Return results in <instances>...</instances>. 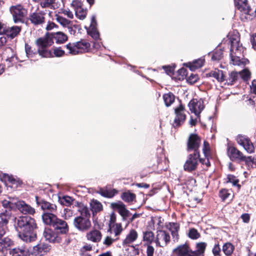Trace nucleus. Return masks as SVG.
Returning <instances> with one entry per match:
<instances>
[{"mask_svg":"<svg viewBox=\"0 0 256 256\" xmlns=\"http://www.w3.org/2000/svg\"><path fill=\"white\" fill-rule=\"evenodd\" d=\"M56 40L58 44L64 42L68 37L62 32H57L52 34H47L44 36L40 37L36 40V44L38 47V52L44 58H50L53 56V52L48 48L54 43L53 39Z\"/></svg>","mask_w":256,"mask_h":256,"instance_id":"nucleus-1","label":"nucleus"},{"mask_svg":"<svg viewBox=\"0 0 256 256\" xmlns=\"http://www.w3.org/2000/svg\"><path fill=\"white\" fill-rule=\"evenodd\" d=\"M18 227L20 229L19 237L27 242L34 241L36 234L34 232L36 228L35 220L28 216L20 217L16 222Z\"/></svg>","mask_w":256,"mask_h":256,"instance_id":"nucleus-2","label":"nucleus"},{"mask_svg":"<svg viewBox=\"0 0 256 256\" xmlns=\"http://www.w3.org/2000/svg\"><path fill=\"white\" fill-rule=\"evenodd\" d=\"M76 203L74 206L78 208V214L74 218L73 225L77 230L82 232H86L92 226L90 210L83 203L77 201Z\"/></svg>","mask_w":256,"mask_h":256,"instance_id":"nucleus-3","label":"nucleus"},{"mask_svg":"<svg viewBox=\"0 0 256 256\" xmlns=\"http://www.w3.org/2000/svg\"><path fill=\"white\" fill-rule=\"evenodd\" d=\"M2 206L7 209L18 210L24 214L34 215L36 213L35 209L24 201L19 200L17 198L8 196L2 202Z\"/></svg>","mask_w":256,"mask_h":256,"instance_id":"nucleus-4","label":"nucleus"},{"mask_svg":"<svg viewBox=\"0 0 256 256\" xmlns=\"http://www.w3.org/2000/svg\"><path fill=\"white\" fill-rule=\"evenodd\" d=\"M235 7L240 12V18L243 22L252 20L256 16V8L253 10L248 0H234Z\"/></svg>","mask_w":256,"mask_h":256,"instance_id":"nucleus-5","label":"nucleus"},{"mask_svg":"<svg viewBox=\"0 0 256 256\" xmlns=\"http://www.w3.org/2000/svg\"><path fill=\"white\" fill-rule=\"evenodd\" d=\"M230 54L231 60L234 65L240 66L242 62L240 57L236 56L238 53H241L243 50L242 44H240V38L237 36H232L230 38Z\"/></svg>","mask_w":256,"mask_h":256,"instance_id":"nucleus-6","label":"nucleus"},{"mask_svg":"<svg viewBox=\"0 0 256 256\" xmlns=\"http://www.w3.org/2000/svg\"><path fill=\"white\" fill-rule=\"evenodd\" d=\"M166 156L164 152V150L161 148L156 150V152L154 154L148 156L147 158L146 164L148 168L152 170H156L158 166L162 163L163 159Z\"/></svg>","mask_w":256,"mask_h":256,"instance_id":"nucleus-7","label":"nucleus"},{"mask_svg":"<svg viewBox=\"0 0 256 256\" xmlns=\"http://www.w3.org/2000/svg\"><path fill=\"white\" fill-rule=\"evenodd\" d=\"M201 140V138L198 134H190L186 142V151L188 152L200 154Z\"/></svg>","mask_w":256,"mask_h":256,"instance_id":"nucleus-8","label":"nucleus"},{"mask_svg":"<svg viewBox=\"0 0 256 256\" xmlns=\"http://www.w3.org/2000/svg\"><path fill=\"white\" fill-rule=\"evenodd\" d=\"M10 10L12 16L14 23L24 22V18L27 14V10L20 4L12 6Z\"/></svg>","mask_w":256,"mask_h":256,"instance_id":"nucleus-9","label":"nucleus"},{"mask_svg":"<svg viewBox=\"0 0 256 256\" xmlns=\"http://www.w3.org/2000/svg\"><path fill=\"white\" fill-rule=\"evenodd\" d=\"M185 110L184 106L182 104L180 100V105L174 108L176 116L172 123V126L174 128H176L180 127L185 122L186 118V116L184 114Z\"/></svg>","mask_w":256,"mask_h":256,"instance_id":"nucleus-10","label":"nucleus"},{"mask_svg":"<svg viewBox=\"0 0 256 256\" xmlns=\"http://www.w3.org/2000/svg\"><path fill=\"white\" fill-rule=\"evenodd\" d=\"M200 154L190 153L188 156V158L184 164V170L188 172H192L196 170L198 164Z\"/></svg>","mask_w":256,"mask_h":256,"instance_id":"nucleus-11","label":"nucleus"},{"mask_svg":"<svg viewBox=\"0 0 256 256\" xmlns=\"http://www.w3.org/2000/svg\"><path fill=\"white\" fill-rule=\"evenodd\" d=\"M196 251H192L188 242L178 246L173 251L171 256H197Z\"/></svg>","mask_w":256,"mask_h":256,"instance_id":"nucleus-12","label":"nucleus"},{"mask_svg":"<svg viewBox=\"0 0 256 256\" xmlns=\"http://www.w3.org/2000/svg\"><path fill=\"white\" fill-rule=\"evenodd\" d=\"M236 140L238 144L242 146L248 153L252 154L254 152V144L248 136L238 134L236 136Z\"/></svg>","mask_w":256,"mask_h":256,"instance_id":"nucleus-13","label":"nucleus"},{"mask_svg":"<svg viewBox=\"0 0 256 256\" xmlns=\"http://www.w3.org/2000/svg\"><path fill=\"white\" fill-rule=\"evenodd\" d=\"M170 240L169 233L165 230H158L155 239V242L157 246L164 247L166 246Z\"/></svg>","mask_w":256,"mask_h":256,"instance_id":"nucleus-14","label":"nucleus"},{"mask_svg":"<svg viewBox=\"0 0 256 256\" xmlns=\"http://www.w3.org/2000/svg\"><path fill=\"white\" fill-rule=\"evenodd\" d=\"M36 204L40 206L44 212H56L57 206L54 204L50 203L46 200L36 196Z\"/></svg>","mask_w":256,"mask_h":256,"instance_id":"nucleus-15","label":"nucleus"},{"mask_svg":"<svg viewBox=\"0 0 256 256\" xmlns=\"http://www.w3.org/2000/svg\"><path fill=\"white\" fill-rule=\"evenodd\" d=\"M190 111L194 113L198 118L200 117V114L204 110V102L196 98H192L188 104Z\"/></svg>","mask_w":256,"mask_h":256,"instance_id":"nucleus-16","label":"nucleus"},{"mask_svg":"<svg viewBox=\"0 0 256 256\" xmlns=\"http://www.w3.org/2000/svg\"><path fill=\"white\" fill-rule=\"evenodd\" d=\"M202 150L204 156V158L200 156L199 162L202 164H205L206 167L208 168L210 166V158L212 157V156L210 145L207 140H204Z\"/></svg>","mask_w":256,"mask_h":256,"instance_id":"nucleus-17","label":"nucleus"},{"mask_svg":"<svg viewBox=\"0 0 256 256\" xmlns=\"http://www.w3.org/2000/svg\"><path fill=\"white\" fill-rule=\"evenodd\" d=\"M227 154L230 160L233 162H241L244 156L242 152L234 146L228 147Z\"/></svg>","mask_w":256,"mask_h":256,"instance_id":"nucleus-18","label":"nucleus"},{"mask_svg":"<svg viewBox=\"0 0 256 256\" xmlns=\"http://www.w3.org/2000/svg\"><path fill=\"white\" fill-rule=\"evenodd\" d=\"M45 13L42 11L32 12L29 16L30 22L34 26H42L45 22Z\"/></svg>","mask_w":256,"mask_h":256,"instance_id":"nucleus-19","label":"nucleus"},{"mask_svg":"<svg viewBox=\"0 0 256 256\" xmlns=\"http://www.w3.org/2000/svg\"><path fill=\"white\" fill-rule=\"evenodd\" d=\"M43 235L46 240L50 242L58 243L60 242L61 238L59 234L50 228H46Z\"/></svg>","mask_w":256,"mask_h":256,"instance_id":"nucleus-20","label":"nucleus"},{"mask_svg":"<svg viewBox=\"0 0 256 256\" xmlns=\"http://www.w3.org/2000/svg\"><path fill=\"white\" fill-rule=\"evenodd\" d=\"M56 212H44L42 214V219L44 222L53 226L58 218L56 214Z\"/></svg>","mask_w":256,"mask_h":256,"instance_id":"nucleus-21","label":"nucleus"},{"mask_svg":"<svg viewBox=\"0 0 256 256\" xmlns=\"http://www.w3.org/2000/svg\"><path fill=\"white\" fill-rule=\"evenodd\" d=\"M206 78L212 77L220 82H224V72L222 70H220L218 68H215L206 73Z\"/></svg>","mask_w":256,"mask_h":256,"instance_id":"nucleus-22","label":"nucleus"},{"mask_svg":"<svg viewBox=\"0 0 256 256\" xmlns=\"http://www.w3.org/2000/svg\"><path fill=\"white\" fill-rule=\"evenodd\" d=\"M224 79L226 84L232 86L240 80V74L236 71H232L228 72V76H226L224 74Z\"/></svg>","mask_w":256,"mask_h":256,"instance_id":"nucleus-23","label":"nucleus"},{"mask_svg":"<svg viewBox=\"0 0 256 256\" xmlns=\"http://www.w3.org/2000/svg\"><path fill=\"white\" fill-rule=\"evenodd\" d=\"M86 237L88 240L94 242H98L100 241L102 234L98 230H92L86 234Z\"/></svg>","mask_w":256,"mask_h":256,"instance_id":"nucleus-24","label":"nucleus"},{"mask_svg":"<svg viewBox=\"0 0 256 256\" xmlns=\"http://www.w3.org/2000/svg\"><path fill=\"white\" fill-rule=\"evenodd\" d=\"M53 228L62 234H66L68 230L66 222L59 218L56 220Z\"/></svg>","mask_w":256,"mask_h":256,"instance_id":"nucleus-25","label":"nucleus"},{"mask_svg":"<svg viewBox=\"0 0 256 256\" xmlns=\"http://www.w3.org/2000/svg\"><path fill=\"white\" fill-rule=\"evenodd\" d=\"M50 249V245L46 244H40L33 248L34 252L36 254L43 256L46 254Z\"/></svg>","mask_w":256,"mask_h":256,"instance_id":"nucleus-26","label":"nucleus"},{"mask_svg":"<svg viewBox=\"0 0 256 256\" xmlns=\"http://www.w3.org/2000/svg\"><path fill=\"white\" fill-rule=\"evenodd\" d=\"M111 206L114 210H117L122 216H128V210L126 209L125 205L122 202L112 203Z\"/></svg>","mask_w":256,"mask_h":256,"instance_id":"nucleus-27","label":"nucleus"},{"mask_svg":"<svg viewBox=\"0 0 256 256\" xmlns=\"http://www.w3.org/2000/svg\"><path fill=\"white\" fill-rule=\"evenodd\" d=\"M11 210L6 208V210H0V225L7 226L11 217Z\"/></svg>","mask_w":256,"mask_h":256,"instance_id":"nucleus-28","label":"nucleus"},{"mask_svg":"<svg viewBox=\"0 0 256 256\" xmlns=\"http://www.w3.org/2000/svg\"><path fill=\"white\" fill-rule=\"evenodd\" d=\"M29 250L26 246H18L11 250L10 252L12 256H26Z\"/></svg>","mask_w":256,"mask_h":256,"instance_id":"nucleus-29","label":"nucleus"},{"mask_svg":"<svg viewBox=\"0 0 256 256\" xmlns=\"http://www.w3.org/2000/svg\"><path fill=\"white\" fill-rule=\"evenodd\" d=\"M170 224V230L171 232L173 240L174 242H177L179 240L178 231L180 228V224L176 222H172Z\"/></svg>","mask_w":256,"mask_h":256,"instance_id":"nucleus-30","label":"nucleus"},{"mask_svg":"<svg viewBox=\"0 0 256 256\" xmlns=\"http://www.w3.org/2000/svg\"><path fill=\"white\" fill-rule=\"evenodd\" d=\"M205 63V60L203 58L195 60L192 62H188L186 65L192 70L202 68Z\"/></svg>","mask_w":256,"mask_h":256,"instance_id":"nucleus-31","label":"nucleus"},{"mask_svg":"<svg viewBox=\"0 0 256 256\" xmlns=\"http://www.w3.org/2000/svg\"><path fill=\"white\" fill-rule=\"evenodd\" d=\"M6 42V38L1 37L0 38V59L2 60H3L5 58V54H4V52L6 54H10V52H12V49L8 48H5V44Z\"/></svg>","mask_w":256,"mask_h":256,"instance_id":"nucleus-32","label":"nucleus"},{"mask_svg":"<svg viewBox=\"0 0 256 256\" xmlns=\"http://www.w3.org/2000/svg\"><path fill=\"white\" fill-rule=\"evenodd\" d=\"M13 244L12 241L8 237L0 240V252H4Z\"/></svg>","mask_w":256,"mask_h":256,"instance_id":"nucleus-33","label":"nucleus"},{"mask_svg":"<svg viewBox=\"0 0 256 256\" xmlns=\"http://www.w3.org/2000/svg\"><path fill=\"white\" fill-rule=\"evenodd\" d=\"M21 31V27L19 26H12L8 28L6 35L10 38L16 36Z\"/></svg>","mask_w":256,"mask_h":256,"instance_id":"nucleus-34","label":"nucleus"},{"mask_svg":"<svg viewBox=\"0 0 256 256\" xmlns=\"http://www.w3.org/2000/svg\"><path fill=\"white\" fill-rule=\"evenodd\" d=\"M138 238V234L134 230H130V232L126 235V238L122 242V244H130L134 242Z\"/></svg>","mask_w":256,"mask_h":256,"instance_id":"nucleus-35","label":"nucleus"},{"mask_svg":"<svg viewBox=\"0 0 256 256\" xmlns=\"http://www.w3.org/2000/svg\"><path fill=\"white\" fill-rule=\"evenodd\" d=\"M76 43L78 48V50H80V53L88 52L90 46V44L85 40H82Z\"/></svg>","mask_w":256,"mask_h":256,"instance_id":"nucleus-36","label":"nucleus"},{"mask_svg":"<svg viewBox=\"0 0 256 256\" xmlns=\"http://www.w3.org/2000/svg\"><path fill=\"white\" fill-rule=\"evenodd\" d=\"M163 99L166 106L168 107L170 106L175 100V96L171 92L164 94L163 95Z\"/></svg>","mask_w":256,"mask_h":256,"instance_id":"nucleus-37","label":"nucleus"},{"mask_svg":"<svg viewBox=\"0 0 256 256\" xmlns=\"http://www.w3.org/2000/svg\"><path fill=\"white\" fill-rule=\"evenodd\" d=\"M38 48V47H37ZM25 50L26 56L28 58H35L36 56H40L42 58L39 54L38 49L36 50H32V48L28 44L25 45Z\"/></svg>","mask_w":256,"mask_h":256,"instance_id":"nucleus-38","label":"nucleus"},{"mask_svg":"<svg viewBox=\"0 0 256 256\" xmlns=\"http://www.w3.org/2000/svg\"><path fill=\"white\" fill-rule=\"evenodd\" d=\"M90 206L93 213L99 212L102 210V204L96 200H92L90 202Z\"/></svg>","mask_w":256,"mask_h":256,"instance_id":"nucleus-39","label":"nucleus"},{"mask_svg":"<svg viewBox=\"0 0 256 256\" xmlns=\"http://www.w3.org/2000/svg\"><path fill=\"white\" fill-rule=\"evenodd\" d=\"M234 248V246L230 242L225 243L222 246V251L226 256H231Z\"/></svg>","mask_w":256,"mask_h":256,"instance_id":"nucleus-40","label":"nucleus"},{"mask_svg":"<svg viewBox=\"0 0 256 256\" xmlns=\"http://www.w3.org/2000/svg\"><path fill=\"white\" fill-rule=\"evenodd\" d=\"M12 54L11 56H6L3 60H4L6 61V64L5 65L6 66L8 67H10L13 66L14 64H16L17 61L18 60V57L13 53V52L12 51V52H10Z\"/></svg>","mask_w":256,"mask_h":256,"instance_id":"nucleus-41","label":"nucleus"},{"mask_svg":"<svg viewBox=\"0 0 256 256\" xmlns=\"http://www.w3.org/2000/svg\"><path fill=\"white\" fill-rule=\"evenodd\" d=\"M98 193L104 197L111 198L117 193V190L115 189L106 190L100 188L98 191Z\"/></svg>","mask_w":256,"mask_h":256,"instance_id":"nucleus-42","label":"nucleus"},{"mask_svg":"<svg viewBox=\"0 0 256 256\" xmlns=\"http://www.w3.org/2000/svg\"><path fill=\"white\" fill-rule=\"evenodd\" d=\"M66 48L68 50V54L76 55L80 54V50H78L76 43H69L66 46Z\"/></svg>","mask_w":256,"mask_h":256,"instance_id":"nucleus-43","label":"nucleus"},{"mask_svg":"<svg viewBox=\"0 0 256 256\" xmlns=\"http://www.w3.org/2000/svg\"><path fill=\"white\" fill-rule=\"evenodd\" d=\"M60 203L64 206H68L72 204H76V202H74V200L70 196H63L62 198H60Z\"/></svg>","mask_w":256,"mask_h":256,"instance_id":"nucleus-44","label":"nucleus"},{"mask_svg":"<svg viewBox=\"0 0 256 256\" xmlns=\"http://www.w3.org/2000/svg\"><path fill=\"white\" fill-rule=\"evenodd\" d=\"M56 20L62 26L65 28H66L67 26H70L72 22L71 21L58 14L56 15Z\"/></svg>","mask_w":256,"mask_h":256,"instance_id":"nucleus-45","label":"nucleus"},{"mask_svg":"<svg viewBox=\"0 0 256 256\" xmlns=\"http://www.w3.org/2000/svg\"><path fill=\"white\" fill-rule=\"evenodd\" d=\"M238 74H240V80L242 79L244 82L248 80L250 78V72L247 69H244Z\"/></svg>","mask_w":256,"mask_h":256,"instance_id":"nucleus-46","label":"nucleus"},{"mask_svg":"<svg viewBox=\"0 0 256 256\" xmlns=\"http://www.w3.org/2000/svg\"><path fill=\"white\" fill-rule=\"evenodd\" d=\"M223 57V52L221 49L216 50L212 54V60L214 61H219Z\"/></svg>","mask_w":256,"mask_h":256,"instance_id":"nucleus-47","label":"nucleus"},{"mask_svg":"<svg viewBox=\"0 0 256 256\" xmlns=\"http://www.w3.org/2000/svg\"><path fill=\"white\" fill-rule=\"evenodd\" d=\"M227 182L232 183L234 186H237L238 188H240L241 186L238 184L240 180L234 175L228 174L227 176Z\"/></svg>","mask_w":256,"mask_h":256,"instance_id":"nucleus-48","label":"nucleus"},{"mask_svg":"<svg viewBox=\"0 0 256 256\" xmlns=\"http://www.w3.org/2000/svg\"><path fill=\"white\" fill-rule=\"evenodd\" d=\"M55 0H40V4L42 8H54V4Z\"/></svg>","mask_w":256,"mask_h":256,"instance_id":"nucleus-49","label":"nucleus"},{"mask_svg":"<svg viewBox=\"0 0 256 256\" xmlns=\"http://www.w3.org/2000/svg\"><path fill=\"white\" fill-rule=\"evenodd\" d=\"M121 197L124 201L129 202L134 200L135 198V195L128 192L122 193Z\"/></svg>","mask_w":256,"mask_h":256,"instance_id":"nucleus-50","label":"nucleus"},{"mask_svg":"<svg viewBox=\"0 0 256 256\" xmlns=\"http://www.w3.org/2000/svg\"><path fill=\"white\" fill-rule=\"evenodd\" d=\"M188 236L192 240H196L200 237V234L196 228H191L189 230Z\"/></svg>","mask_w":256,"mask_h":256,"instance_id":"nucleus-51","label":"nucleus"},{"mask_svg":"<svg viewBox=\"0 0 256 256\" xmlns=\"http://www.w3.org/2000/svg\"><path fill=\"white\" fill-rule=\"evenodd\" d=\"M75 10V14L76 16L80 20H84L86 15V10L84 8H78Z\"/></svg>","mask_w":256,"mask_h":256,"instance_id":"nucleus-52","label":"nucleus"},{"mask_svg":"<svg viewBox=\"0 0 256 256\" xmlns=\"http://www.w3.org/2000/svg\"><path fill=\"white\" fill-rule=\"evenodd\" d=\"M112 233L113 232L115 236H118L122 231V228L120 224H114L110 228Z\"/></svg>","mask_w":256,"mask_h":256,"instance_id":"nucleus-53","label":"nucleus"},{"mask_svg":"<svg viewBox=\"0 0 256 256\" xmlns=\"http://www.w3.org/2000/svg\"><path fill=\"white\" fill-rule=\"evenodd\" d=\"M206 246V243L204 242H200L196 244V252H198L200 254H204L205 252Z\"/></svg>","mask_w":256,"mask_h":256,"instance_id":"nucleus-54","label":"nucleus"},{"mask_svg":"<svg viewBox=\"0 0 256 256\" xmlns=\"http://www.w3.org/2000/svg\"><path fill=\"white\" fill-rule=\"evenodd\" d=\"M154 240V235L152 232L150 230H146L145 232V241L148 242V244H150Z\"/></svg>","mask_w":256,"mask_h":256,"instance_id":"nucleus-55","label":"nucleus"},{"mask_svg":"<svg viewBox=\"0 0 256 256\" xmlns=\"http://www.w3.org/2000/svg\"><path fill=\"white\" fill-rule=\"evenodd\" d=\"M254 158V157L252 156H244V158L242 160V162H245V164L247 166L248 169L254 168V166H252Z\"/></svg>","mask_w":256,"mask_h":256,"instance_id":"nucleus-56","label":"nucleus"},{"mask_svg":"<svg viewBox=\"0 0 256 256\" xmlns=\"http://www.w3.org/2000/svg\"><path fill=\"white\" fill-rule=\"evenodd\" d=\"M88 34L94 40H97L100 38V34L96 28L92 27L88 30Z\"/></svg>","mask_w":256,"mask_h":256,"instance_id":"nucleus-57","label":"nucleus"},{"mask_svg":"<svg viewBox=\"0 0 256 256\" xmlns=\"http://www.w3.org/2000/svg\"><path fill=\"white\" fill-rule=\"evenodd\" d=\"M230 195V194L228 192V190L225 188L221 190L219 192V196L222 201H224L226 198H228Z\"/></svg>","mask_w":256,"mask_h":256,"instance_id":"nucleus-58","label":"nucleus"},{"mask_svg":"<svg viewBox=\"0 0 256 256\" xmlns=\"http://www.w3.org/2000/svg\"><path fill=\"white\" fill-rule=\"evenodd\" d=\"M220 252L221 249L220 245L218 242L214 245V246L212 249V252L214 256H220Z\"/></svg>","mask_w":256,"mask_h":256,"instance_id":"nucleus-59","label":"nucleus"},{"mask_svg":"<svg viewBox=\"0 0 256 256\" xmlns=\"http://www.w3.org/2000/svg\"><path fill=\"white\" fill-rule=\"evenodd\" d=\"M177 72L178 74V76H180L178 78L180 80H184V78H186L188 75V70L184 68H182L179 69Z\"/></svg>","mask_w":256,"mask_h":256,"instance_id":"nucleus-60","label":"nucleus"},{"mask_svg":"<svg viewBox=\"0 0 256 256\" xmlns=\"http://www.w3.org/2000/svg\"><path fill=\"white\" fill-rule=\"evenodd\" d=\"M199 79L198 74H191L186 78L187 82L190 84H194Z\"/></svg>","mask_w":256,"mask_h":256,"instance_id":"nucleus-61","label":"nucleus"},{"mask_svg":"<svg viewBox=\"0 0 256 256\" xmlns=\"http://www.w3.org/2000/svg\"><path fill=\"white\" fill-rule=\"evenodd\" d=\"M123 252L124 255L128 256L131 254V252L134 251V248L132 246H130V244H123Z\"/></svg>","mask_w":256,"mask_h":256,"instance_id":"nucleus-62","label":"nucleus"},{"mask_svg":"<svg viewBox=\"0 0 256 256\" xmlns=\"http://www.w3.org/2000/svg\"><path fill=\"white\" fill-rule=\"evenodd\" d=\"M156 220V218L151 217L150 220L148 222L147 226H146V230H154V224Z\"/></svg>","mask_w":256,"mask_h":256,"instance_id":"nucleus-63","label":"nucleus"},{"mask_svg":"<svg viewBox=\"0 0 256 256\" xmlns=\"http://www.w3.org/2000/svg\"><path fill=\"white\" fill-rule=\"evenodd\" d=\"M74 212L72 210L68 208L64 209L63 216L66 220L69 219L72 216Z\"/></svg>","mask_w":256,"mask_h":256,"instance_id":"nucleus-64","label":"nucleus"}]
</instances>
